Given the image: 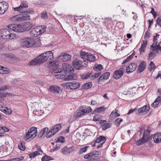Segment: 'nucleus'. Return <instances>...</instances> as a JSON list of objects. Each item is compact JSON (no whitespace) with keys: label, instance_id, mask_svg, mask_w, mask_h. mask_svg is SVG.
I'll use <instances>...</instances> for the list:
<instances>
[{"label":"nucleus","instance_id":"nucleus-1","mask_svg":"<svg viewBox=\"0 0 161 161\" xmlns=\"http://www.w3.org/2000/svg\"><path fill=\"white\" fill-rule=\"evenodd\" d=\"M87 64V62L82 58H75L72 62L74 68L78 70L81 69L82 67H86Z\"/></svg>","mask_w":161,"mask_h":161},{"label":"nucleus","instance_id":"nucleus-2","mask_svg":"<svg viewBox=\"0 0 161 161\" xmlns=\"http://www.w3.org/2000/svg\"><path fill=\"white\" fill-rule=\"evenodd\" d=\"M16 36L15 34L11 33L7 29L0 30V39H11Z\"/></svg>","mask_w":161,"mask_h":161},{"label":"nucleus","instance_id":"nucleus-3","mask_svg":"<svg viewBox=\"0 0 161 161\" xmlns=\"http://www.w3.org/2000/svg\"><path fill=\"white\" fill-rule=\"evenodd\" d=\"M151 131V128L148 127L147 130H145L143 134V136L141 139L137 140L136 144L137 145H142L148 141L150 137V132Z\"/></svg>","mask_w":161,"mask_h":161},{"label":"nucleus","instance_id":"nucleus-4","mask_svg":"<svg viewBox=\"0 0 161 161\" xmlns=\"http://www.w3.org/2000/svg\"><path fill=\"white\" fill-rule=\"evenodd\" d=\"M101 154V152L100 151H94L92 152L85 155L84 158L85 159L90 160L87 161H100V158H95L100 155Z\"/></svg>","mask_w":161,"mask_h":161},{"label":"nucleus","instance_id":"nucleus-5","mask_svg":"<svg viewBox=\"0 0 161 161\" xmlns=\"http://www.w3.org/2000/svg\"><path fill=\"white\" fill-rule=\"evenodd\" d=\"M61 85L64 89L67 90H75L80 87V84L77 81H73L63 83Z\"/></svg>","mask_w":161,"mask_h":161},{"label":"nucleus","instance_id":"nucleus-6","mask_svg":"<svg viewBox=\"0 0 161 161\" xmlns=\"http://www.w3.org/2000/svg\"><path fill=\"white\" fill-rule=\"evenodd\" d=\"M37 128L32 127L29 129L28 131L24 136L25 140H29L31 141L37 135Z\"/></svg>","mask_w":161,"mask_h":161},{"label":"nucleus","instance_id":"nucleus-7","mask_svg":"<svg viewBox=\"0 0 161 161\" xmlns=\"http://www.w3.org/2000/svg\"><path fill=\"white\" fill-rule=\"evenodd\" d=\"M43 53L44 54V56L46 59V61L48 62L51 64H52V68L54 70L57 69L58 67V65L56 63H53L52 61V59L53 58L52 52L51 51H48Z\"/></svg>","mask_w":161,"mask_h":161},{"label":"nucleus","instance_id":"nucleus-8","mask_svg":"<svg viewBox=\"0 0 161 161\" xmlns=\"http://www.w3.org/2000/svg\"><path fill=\"white\" fill-rule=\"evenodd\" d=\"M62 126L61 124H57L53 126L46 136L47 138H49L56 134L61 129Z\"/></svg>","mask_w":161,"mask_h":161},{"label":"nucleus","instance_id":"nucleus-9","mask_svg":"<svg viewBox=\"0 0 161 161\" xmlns=\"http://www.w3.org/2000/svg\"><path fill=\"white\" fill-rule=\"evenodd\" d=\"M32 39L28 37L23 38L21 41V45L23 47H29L32 46Z\"/></svg>","mask_w":161,"mask_h":161},{"label":"nucleus","instance_id":"nucleus-10","mask_svg":"<svg viewBox=\"0 0 161 161\" xmlns=\"http://www.w3.org/2000/svg\"><path fill=\"white\" fill-rule=\"evenodd\" d=\"M8 27L9 30L16 32H22L21 24H11L8 25Z\"/></svg>","mask_w":161,"mask_h":161},{"label":"nucleus","instance_id":"nucleus-11","mask_svg":"<svg viewBox=\"0 0 161 161\" xmlns=\"http://www.w3.org/2000/svg\"><path fill=\"white\" fill-rule=\"evenodd\" d=\"M9 7L8 3L4 1L0 2V14H3L7 10Z\"/></svg>","mask_w":161,"mask_h":161},{"label":"nucleus","instance_id":"nucleus-12","mask_svg":"<svg viewBox=\"0 0 161 161\" xmlns=\"http://www.w3.org/2000/svg\"><path fill=\"white\" fill-rule=\"evenodd\" d=\"M71 58V55L66 53H62L58 58V60L60 61H67L69 60Z\"/></svg>","mask_w":161,"mask_h":161},{"label":"nucleus","instance_id":"nucleus-13","mask_svg":"<svg viewBox=\"0 0 161 161\" xmlns=\"http://www.w3.org/2000/svg\"><path fill=\"white\" fill-rule=\"evenodd\" d=\"M124 70L123 68H120L115 70L113 74V78L116 80L119 79L124 74Z\"/></svg>","mask_w":161,"mask_h":161},{"label":"nucleus","instance_id":"nucleus-14","mask_svg":"<svg viewBox=\"0 0 161 161\" xmlns=\"http://www.w3.org/2000/svg\"><path fill=\"white\" fill-rule=\"evenodd\" d=\"M22 32L30 30L32 27V24L28 21L25 22L21 24Z\"/></svg>","mask_w":161,"mask_h":161},{"label":"nucleus","instance_id":"nucleus-15","mask_svg":"<svg viewBox=\"0 0 161 161\" xmlns=\"http://www.w3.org/2000/svg\"><path fill=\"white\" fill-rule=\"evenodd\" d=\"M137 66L136 63H131L129 66L126 68V71L127 74H129L133 72L136 69Z\"/></svg>","mask_w":161,"mask_h":161},{"label":"nucleus","instance_id":"nucleus-16","mask_svg":"<svg viewBox=\"0 0 161 161\" xmlns=\"http://www.w3.org/2000/svg\"><path fill=\"white\" fill-rule=\"evenodd\" d=\"M40 31L41 30L37 27L32 28L30 32V35L31 37H36L41 34Z\"/></svg>","mask_w":161,"mask_h":161},{"label":"nucleus","instance_id":"nucleus-17","mask_svg":"<svg viewBox=\"0 0 161 161\" xmlns=\"http://www.w3.org/2000/svg\"><path fill=\"white\" fill-rule=\"evenodd\" d=\"M62 69L65 72L73 73L74 69L70 65L67 64H64L62 65Z\"/></svg>","mask_w":161,"mask_h":161},{"label":"nucleus","instance_id":"nucleus-18","mask_svg":"<svg viewBox=\"0 0 161 161\" xmlns=\"http://www.w3.org/2000/svg\"><path fill=\"white\" fill-rule=\"evenodd\" d=\"M61 152L64 154H67L72 152L74 150V148L73 146L69 147H65L61 148Z\"/></svg>","mask_w":161,"mask_h":161},{"label":"nucleus","instance_id":"nucleus-19","mask_svg":"<svg viewBox=\"0 0 161 161\" xmlns=\"http://www.w3.org/2000/svg\"><path fill=\"white\" fill-rule=\"evenodd\" d=\"M150 108L149 106L148 105H145L142 107L139 108L138 109L137 111L139 114H146L149 110Z\"/></svg>","mask_w":161,"mask_h":161},{"label":"nucleus","instance_id":"nucleus-20","mask_svg":"<svg viewBox=\"0 0 161 161\" xmlns=\"http://www.w3.org/2000/svg\"><path fill=\"white\" fill-rule=\"evenodd\" d=\"M106 140V137L103 136H100L97 137L96 139L94 140V142H93L92 143H93V144H92V146H96V144L97 143H99L101 142H105Z\"/></svg>","mask_w":161,"mask_h":161},{"label":"nucleus","instance_id":"nucleus-21","mask_svg":"<svg viewBox=\"0 0 161 161\" xmlns=\"http://www.w3.org/2000/svg\"><path fill=\"white\" fill-rule=\"evenodd\" d=\"M161 43V41L160 42L159 44H157L156 43L154 45V43H153L151 46L153 51H155L156 53H158L159 52L158 50L161 51V46H160V43Z\"/></svg>","mask_w":161,"mask_h":161},{"label":"nucleus","instance_id":"nucleus-22","mask_svg":"<svg viewBox=\"0 0 161 161\" xmlns=\"http://www.w3.org/2000/svg\"><path fill=\"white\" fill-rule=\"evenodd\" d=\"M146 62L144 61H142L138 67V72L141 73L146 68Z\"/></svg>","mask_w":161,"mask_h":161},{"label":"nucleus","instance_id":"nucleus-23","mask_svg":"<svg viewBox=\"0 0 161 161\" xmlns=\"http://www.w3.org/2000/svg\"><path fill=\"white\" fill-rule=\"evenodd\" d=\"M92 109L89 106L87 108H83L82 107L79 108V111L84 113L85 115L91 112Z\"/></svg>","mask_w":161,"mask_h":161},{"label":"nucleus","instance_id":"nucleus-24","mask_svg":"<svg viewBox=\"0 0 161 161\" xmlns=\"http://www.w3.org/2000/svg\"><path fill=\"white\" fill-rule=\"evenodd\" d=\"M96 58L94 55L90 53H89L86 55V57L85 60L87 61L92 62L95 60Z\"/></svg>","mask_w":161,"mask_h":161},{"label":"nucleus","instance_id":"nucleus-25","mask_svg":"<svg viewBox=\"0 0 161 161\" xmlns=\"http://www.w3.org/2000/svg\"><path fill=\"white\" fill-rule=\"evenodd\" d=\"M153 139L155 143H160L161 142V133H157L155 134Z\"/></svg>","mask_w":161,"mask_h":161},{"label":"nucleus","instance_id":"nucleus-26","mask_svg":"<svg viewBox=\"0 0 161 161\" xmlns=\"http://www.w3.org/2000/svg\"><path fill=\"white\" fill-rule=\"evenodd\" d=\"M77 78V75L75 73L69 74L64 79L65 81L75 80Z\"/></svg>","mask_w":161,"mask_h":161},{"label":"nucleus","instance_id":"nucleus-27","mask_svg":"<svg viewBox=\"0 0 161 161\" xmlns=\"http://www.w3.org/2000/svg\"><path fill=\"white\" fill-rule=\"evenodd\" d=\"M10 73L9 69L0 65V73L3 74H8Z\"/></svg>","mask_w":161,"mask_h":161},{"label":"nucleus","instance_id":"nucleus-28","mask_svg":"<svg viewBox=\"0 0 161 161\" xmlns=\"http://www.w3.org/2000/svg\"><path fill=\"white\" fill-rule=\"evenodd\" d=\"M160 94V95L158 96L154 102L152 104L151 106L152 107L156 108L158 105L159 103H161V93Z\"/></svg>","mask_w":161,"mask_h":161},{"label":"nucleus","instance_id":"nucleus-29","mask_svg":"<svg viewBox=\"0 0 161 161\" xmlns=\"http://www.w3.org/2000/svg\"><path fill=\"white\" fill-rule=\"evenodd\" d=\"M50 91H51L53 93H59V91L60 90V87L57 86H50L49 88Z\"/></svg>","mask_w":161,"mask_h":161},{"label":"nucleus","instance_id":"nucleus-30","mask_svg":"<svg viewBox=\"0 0 161 161\" xmlns=\"http://www.w3.org/2000/svg\"><path fill=\"white\" fill-rule=\"evenodd\" d=\"M44 54L42 53L36 57L39 64L46 62V59H45V57H44Z\"/></svg>","mask_w":161,"mask_h":161},{"label":"nucleus","instance_id":"nucleus-31","mask_svg":"<svg viewBox=\"0 0 161 161\" xmlns=\"http://www.w3.org/2000/svg\"><path fill=\"white\" fill-rule=\"evenodd\" d=\"M20 8L21 9V10L23 12V13H29V12L28 11L25 10V8H27L28 7V5L27 4H26L25 3H21L20 5L19 6Z\"/></svg>","mask_w":161,"mask_h":161},{"label":"nucleus","instance_id":"nucleus-32","mask_svg":"<svg viewBox=\"0 0 161 161\" xmlns=\"http://www.w3.org/2000/svg\"><path fill=\"white\" fill-rule=\"evenodd\" d=\"M40 17L42 19L44 20H46L48 18V14L46 10L43 11L41 13Z\"/></svg>","mask_w":161,"mask_h":161},{"label":"nucleus","instance_id":"nucleus-33","mask_svg":"<svg viewBox=\"0 0 161 161\" xmlns=\"http://www.w3.org/2000/svg\"><path fill=\"white\" fill-rule=\"evenodd\" d=\"M19 16L20 18V22H22L23 20H26L30 19V16L29 14H19Z\"/></svg>","mask_w":161,"mask_h":161},{"label":"nucleus","instance_id":"nucleus-34","mask_svg":"<svg viewBox=\"0 0 161 161\" xmlns=\"http://www.w3.org/2000/svg\"><path fill=\"white\" fill-rule=\"evenodd\" d=\"M105 109L106 108L104 107V106L97 108L93 111V113L96 114V113H100L101 112H104Z\"/></svg>","mask_w":161,"mask_h":161},{"label":"nucleus","instance_id":"nucleus-35","mask_svg":"<svg viewBox=\"0 0 161 161\" xmlns=\"http://www.w3.org/2000/svg\"><path fill=\"white\" fill-rule=\"evenodd\" d=\"M118 110L115 109V111H113L110 114V116L112 118H115L120 115V114L118 113Z\"/></svg>","mask_w":161,"mask_h":161},{"label":"nucleus","instance_id":"nucleus-36","mask_svg":"<svg viewBox=\"0 0 161 161\" xmlns=\"http://www.w3.org/2000/svg\"><path fill=\"white\" fill-rule=\"evenodd\" d=\"M20 18L19 14L14 16L10 18V20L14 22H20Z\"/></svg>","mask_w":161,"mask_h":161},{"label":"nucleus","instance_id":"nucleus-37","mask_svg":"<svg viewBox=\"0 0 161 161\" xmlns=\"http://www.w3.org/2000/svg\"><path fill=\"white\" fill-rule=\"evenodd\" d=\"M66 73L64 71L57 74H55V75L58 78L62 79L64 78L66 76Z\"/></svg>","mask_w":161,"mask_h":161},{"label":"nucleus","instance_id":"nucleus-38","mask_svg":"<svg viewBox=\"0 0 161 161\" xmlns=\"http://www.w3.org/2000/svg\"><path fill=\"white\" fill-rule=\"evenodd\" d=\"M28 64L30 66H34L37 64H40L36 57L34 59L31 61L29 62Z\"/></svg>","mask_w":161,"mask_h":161},{"label":"nucleus","instance_id":"nucleus-39","mask_svg":"<svg viewBox=\"0 0 161 161\" xmlns=\"http://www.w3.org/2000/svg\"><path fill=\"white\" fill-rule=\"evenodd\" d=\"M92 85L91 82H88V83L83 84L82 85V87L83 89H87L91 88Z\"/></svg>","mask_w":161,"mask_h":161},{"label":"nucleus","instance_id":"nucleus-40","mask_svg":"<svg viewBox=\"0 0 161 161\" xmlns=\"http://www.w3.org/2000/svg\"><path fill=\"white\" fill-rule=\"evenodd\" d=\"M103 69V67L102 65L101 64H96L94 68V70L96 71H99L102 70Z\"/></svg>","mask_w":161,"mask_h":161},{"label":"nucleus","instance_id":"nucleus-41","mask_svg":"<svg viewBox=\"0 0 161 161\" xmlns=\"http://www.w3.org/2000/svg\"><path fill=\"white\" fill-rule=\"evenodd\" d=\"M112 123H104L102 126V128L103 130H105L108 128L110 127L112 125Z\"/></svg>","mask_w":161,"mask_h":161},{"label":"nucleus","instance_id":"nucleus-42","mask_svg":"<svg viewBox=\"0 0 161 161\" xmlns=\"http://www.w3.org/2000/svg\"><path fill=\"white\" fill-rule=\"evenodd\" d=\"M8 131L9 129L5 126H0V134H3Z\"/></svg>","mask_w":161,"mask_h":161},{"label":"nucleus","instance_id":"nucleus-43","mask_svg":"<svg viewBox=\"0 0 161 161\" xmlns=\"http://www.w3.org/2000/svg\"><path fill=\"white\" fill-rule=\"evenodd\" d=\"M18 147L20 150L24 151L25 149V147L24 145V142H21L19 144Z\"/></svg>","mask_w":161,"mask_h":161},{"label":"nucleus","instance_id":"nucleus-44","mask_svg":"<svg viewBox=\"0 0 161 161\" xmlns=\"http://www.w3.org/2000/svg\"><path fill=\"white\" fill-rule=\"evenodd\" d=\"M52 159L51 157L45 155L42 157L41 160L42 161H48Z\"/></svg>","mask_w":161,"mask_h":161},{"label":"nucleus","instance_id":"nucleus-45","mask_svg":"<svg viewBox=\"0 0 161 161\" xmlns=\"http://www.w3.org/2000/svg\"><path fill=\"white\" fill-rule=\"evenodd\" d=\"M123 121V119L121 118H118L117 119L114 121V124L116 125L117 126H119L120 123Z\"/></svg>","mask_w":161,"mask_h":161},{"label":"nucleus","instance_id":"nucleus-46","mask_svg":"<svg viewBox=\"0 0 161 161\" xmlns=\"http://www.w3.org/2000/svg\"><path fill=\"white\" fill-rule=\"evenodd\" d=\"M110 73L109 72H104L102 74V76L103 77V79L105 80H107L109 77Z\"/></svg>","mask_w":161,"mask_h":161},{"label":"nucleus","instance_id":"nucleus-47","mask_svg":"<svg viewBox=\"0 0 161 161\" xmlns=\"http://www.w3.org/2000/svg\"><path fill=\"white\" fill-rule=\"evenodd\" d=\"M64 137L62 136H60L58 137L57 141H56V143L62 142L64 143L65 142Z\"/></svg>","mask_w":161,"mask_h":161},{"label":"nucleus","instance_id":"nucleus-48","mask_svg":"<svg viewBox=\"0 0 161 161\" xmlns=\"http://www.w3.org/2000/svg\"><path fill=\"white\" fill-rule=\"evenodd\" d=\"M88 53V52L86 53L85 51H81L80 53L81 58H82L85 59L86 57V55Z\"/></svg>","mask_w":161,"mask_h":161},{"label":"nucleus","instance_id":"nucleus-49","mask_svg":"<svg viewBox=\"0 0 161 161\" xmlns=\"http://www.w3.org/2000/svg\"><path fill=\"white\" fill-rule=\"evenodd\" d=\"M88 146H85L83 148H80L79 152V154H81L84 153L86 152L87 151V148H88Z\"/></svg>","mask_w":161,"mask_h":161},{"label":"nucleus","instance_id":"nucleus-50","mask_svg":"<svg viewBox=\"0 0 161 161\" xmlns=\"http://www.w3.org/2000/svg\"><path fill=\"white\" fill-rule=\"evenodd\" d=\"M133 57V54H131L128 57H127L122 63V64H125L128 62Z\"/></svg>","mask_w":161,"mask_h":161},{"label":"nucleus","instance_id":"nucleus-51","mask_svg":"<svg viewBox=\"0 0 161 161\" xmlns=\"http://www.w3.org/2000/svg\"><path fill=\"white\" fill-rule=\"evenodd\" d=\"M90 75L91 74L90 73L83 74L81 75V78L82 79H86L89 77Z\"/></svg>","mask_w":161,"mask_h":161},{"label":"nucleus","instance_id":"nucleus-52","mask_svg":"<svg viewBox=\"0 0 161 161\" xmlns=\"http://www.w3.org/2000/svg\"><path fill=\"white\" fill-rule=\"evenodd\" d=\"M37 28H40L41 31H40L39 32H41V34L45 32L46 31V26L42 25L41 26H39L37 27Z\"/></svg>","mask_w":161,"mask_h":161},{"label":"nucleus","instance_id":"nucleus-53","mask_svg":"<svg viewBox=\"0 0 161 161\" xmlns=\"http://www.w3.org/2000/svg\"><path fill=\"white\" fill-rule=\"evenodd\" d=\"M5 145L7 151H9L10 152L12 149V147H10L9 142H5Z\"/></svg>","mask_w":161,"mask_h":161},{"label":"nucleus","instance_id":"nucleus-54","mask_svg":"<svg viewBox=\"0 0 161 161\" xmlns=\"http://www.w3.org/2000/svg\"><path fill=\"white\" fill-rule=\"evenodd\" d=\"M148 68L150 70V71L152 70L153 68H155L154 64L153 62V61H151L150 62Z\"/></svg>","mask_w":161,"mask_h":161},{"label":"nucleus","instance_id":"nucleus-55","mask_svg":"<svg viewBox=\"0 0 161 161\" xmlns=\"http://www.w3.org/2000/svg\"><path fill=\"white\" fill-rule=\"evenodd\" d=\"M100 115H96L93 117V120L95 121H99L100 120Z\"/></svg>","mask_w":161,"mask_h":161},{"label":"nucleus","instance_id":"nucleus-56","mask_svg":"<svg viewBox=\"0 0 161 161\" xmlns=\"http://www.w3.org/2000/svg\"><path fill=\"white\" fill-rule=\"evenodd\" d=\"M156 54L153 52H150L148 54V58L151 60H152L153 57V56H155Z\"/></svg>","mask_w":161,"mask_h":161},{"label":"nucleus","instance_id":"nucleus-57","mask_svg":"<svg viewBox=\"0 0 161 161\" xmlns=\"http://www.w3.org/2000/svg\"><path fill=\"white\" fill-rule=\"evenodd\" d=\"M147 44V39H145L143 41V43L142 44L141 46H142V47L146 48Z\"/></svg>","mask_w":161,"mask_h":161},{"label":"nucleus","instance_id":"nucleus-58","mask_svg":"<svg viewBox=\"0 0 161 161\" xmlns=\"http://www.w3.org/2000/svg\"><path fill=\"white\" fill-rule=\"evenodd\" d=\"M151 33L150 32L149 30H147L145 33L144 36V38L145 39L147 38H149L150 37Z\"/></svg>","mask_w":161,"mask_h":161},{"label":"nucleus","instance_id":"nucleus-59","mask_svg":"<svg viewBox=\"0 0 161 161\" xmlns=\"http://www.w3.org/2000/svg\"><path fill=\"white\" fill-rule=\"evenodd\" d=\"M13 9L15 11H17L19 12L20 13H23V12L21 10L19 6V7L16 8H13Z\"/></svg>","mask_w":161,"mask_h":161},{"label":"nucleus","instance_id":"nucleus-60","mask_svg":"<svg viewBox=\"0 0 161 161\" xmlns=\"http://www.w3.org/2000/svg\"><path fill=\"white\" fill-rule=\"evenodd\" d=\"M11 59V60H14L16 59V58L15 55L13 54H10L7 56Z\"/></svg>","mask_w":161,"mask_h":161},{"label":"nucleus","instance_id":"nucleus-61","mask_svg":"<svg viewBox=\"0 0 161 161\" xmlns=\"http://www.w3.org/2000/svg\"><path fill=\"white\" fill-rule=\"evenodd\" d=\"M105 79H103V77L102 76V75L98 79H97V82L99 83L100 81L102 82H104V80Z\"/></svg>","mask_w":161,"mask_h":161},{"label":"nucleus","instance_id":"nucleus-62","mask_svg":"<svg viewBox=\"0 0 161 161\" xmlns=\"http://www.w3.org/2000/svg\"><path fill=\"white\" fill-rule=\"evenodd\" d=\"M156 24L159 25L161 27V19L159 17L157 18L156 20Z\"/></svg>","mask_w":161,"mask_h":161},{"label":"nucleus","instance_id":"nucleus-63","mask_svg":"<svg viewBox=\"0 0 161 161\" xmlns=\"http://www.w3.org/2000/svg\"><path fill=\"white\" fill-rule=\"evenodd\" d=\"M80 112H78L77 114L76 115V117L77 118H80L85 115L84 113H82L80 111Z\"/></svg>","mask_w":161,"mask_h":161},{"label":"nucleus","instance_id":"nucleus-64","mask_svg":"<svg viewBox=\"0 0 161 161\" xmlns=\"http://www.w3.org/2000/svg\"><path fill=\"white\" fill-rule=\"evenodd\" d=\"M48 130L47 127H45L42 129L41 131L42 132L44 135L46 133H47Z\"/></svg>","mask_w":161,"mask_h":161}]
</instances>
